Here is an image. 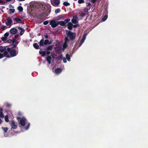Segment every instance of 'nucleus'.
Returning <instances> with one entry per match:
<instances>
[{"mask_svg": "<svg viewBox=\"0 0 148 148\" xmlns=\"http://www.w3.org/2000/svg\"><path fill=\"white\" fill-rule=\"evenodd\" d=\"M18 9L20 12H22L23 10V8L21 6H19L18 7Z\"/></svg>", "mask_w": 148, "mask_h": 148, "instance_id": "27", "label": "nucleus"}, {"mask_svg": "<svg viewBox=\"0 0 148 148\" xmlns=\"http://www.w3.org/2000/svg\"><path fill=\"white\" fill-rule=\"evenodd\" d=\"M70 19L69 18L66 19H65L64 20V21H63L64 23V24L65 25V26H66V23H70Z\"/></svg>", "mask_w": 148, "mask_h": 148, "instance_id": "17", "label": "nucleus"}, {"mask_svg": "<svg viewBox=\"0 0 148 148\" xmlns=\"http://www.w3.org/2000/svg\"><path fill=\"white\" fill-rule=\"evenodd\" d=\"M108 17V15L107 14H106L102 18V21H105L107 18Z\"/></svg>", "mask_w": 148, "mask_h": 148, "instance_id": "24", "label": "nucleus"}, {"mask_svg": "<svg viewBox=\"0 0 148 148\" xmlns=\"http://www.w3.org/2000/svg\"><path fill=\"white\" fill-rule=\"evenodd\" d=\"M44 37L46 38L47 39L48 37V36L47 34H46V35H45Z\"/></svg>", "mask_w": 148, "mask_h": 148, "instance_id": "60", "label": "nucleus"}, {"mask_svg": "<svg viewBox=\"0 0 148 148\" xmlns=\"http://www.w3.org/2000/svg\"><path fill=\"white\" fill-rule=\"evenodd\" d=\"M51 56H52V58L53 59L56 58V57H55V56L56 57L57 56V55L54 53H53V54L51 55Z\"/></svg>", "mask_w": 148, "mask_h": 148, "instance_id": "30", "label": "nucleus"}, {"mask_svg": "<svg viewBox=\"0 0 148 148\" xmlns=\"http://www.w3.org/2000/svg\"><path fill=\"white\" fill-rule=\"evenodd\" d=\"M97 0H91V2L93 3H94L96 2Z\"/></svg>", "mask_w": 148, "mask_h": 148, "instance_id": "58", "label": "nucleus"}, {"mask_svg": "<svg viewBox=\"0 0 148 148\" xmlns=\"http://www.w3.org/2000/svg\"><path fill=\"white\" fill-rule=\"evenodd\" d=\"M13 48H10V58L16 56L18 53V48L16 47L15 49Z\"/></svg>", "mask_w": 148, "mask_h": 148, "instance_id": "2", "label": "nucleus"}, {"mask_svg": "<svg viewBox=\"0 0 148 148\" xmlns=\"http://www.w3.org/2000/svg\"><path fill=\"white\" fill-rule=\"evenodd\" d=\"M67 46V43H65V42H64V45H63V47H66Z\"/></svg>", "mask_w": 148, "mask_h": 148, "instance_id": "59", "label": "nucleus"}, {"mask_svg": "<svg viewBox=\"0 0 148 148\" xmlns=\"http://www.w3.org/2000/svg\"><path fill=\"white\" fill-rule=\"evenodd\" d=\"M60 8H58L55 10V12L57 14V13L60 12Z\"/></svg>", "mask_w": 148, "mask_h": 148, "instance_id": "31", "label": "nucleus"}, {"mask_svg": "<svg viewBox=\"0 0 148 148\" xmlns=\"http://www.w3.org/2000/svg\"><path fill=\"white\" fill-rule=\"evenodd\" d=\"M39 53L41 56L44 57L46 55V51H42L41 50H40L39 51Z\"/></svg>", "mask_w": 148, "mask_h": 148, "instance_id": "13", "label": "nucleus"}, {"mask_svg": "<svg viewBox=\"0 0 148 148\" xmlns=\"http://www.w3.org/2000/svg\"><path fill=\"white\" fill-rule=\"evenodd\" d=\"M78 25H78V24H76V25H73V27L74 28H75L76 27H77L78 26Z\"/></svg>", "mask_w": 148, "mask_h": 148, "instance_id": "51", "label": "nucleus"}, {"mask_svg": "<svg viewBox=\"0 0 148 148\" xmlns=\"http://www.w3.org/2000/svg\"><path fill=\"white\" fill-rule=\"evenodd\" d=\"M51 43H52V42L51 41H49V43H48V44H51Z\"/></svg>", "mask_w": 148, "mask_h": 148, "instance_id": "63", "label": "nucleus"}, {"mask_svg": "<svg viewBox=\"0 0 148 148\" xmlns=\"http://www.w3.org/2000/svg\"><path fill=\"white\" fill-rule=\"evenodd\" d=\"M18 32V30L16 28H12L10 30V33L13 34H15Z\"/></svg>", "mask_w": 148, "mask_h": 148, "instance_id": "7", "label": "nucleus"}, {"mask_svg": "<svg viewBox=\"0 0 148 148\" xmlns=\"http://www.w3.org/2000/svg\"><path fill=\"white\" fill-rule=\"evenodd\" d=\"M65 41L64 42L65 43H67V42H68L69 41V39L68 38L66 37L65 38Z\"/></svg>", "mask_w": 148, "mask_h": 148, "instance_id": "38", "label": "nucleus"}, {"mask_svg": "<svg viewBox=\"0 0 148 148\" xmlns=\"http://www.w3.org/2000/svg\"><path fill=\"white\" fill-rule=\"evenodd\" d=\"M4 56L5 55L3 54L0 53V59L3 58Z\"/></svg>", "mask_w": 148, "mask_h": 148, "instance_id": "44", "label": "nucleus"}, {"mask_svg": "<svg viewBox=\"0 0 148 148\" xmlns=\"http://www.w3.org/2000/svg\"><path fill=\"white\" fill-rule=\"evenodd\" d=\"M62 15H60L57 17V18L58 19H59L61 18H62Z\"/></svg>", "mask_w": 148, "mask_h": 148, "instance_id": "47", "label": "nucleus"}, {"mask_svg": "<svg viewBox=\"0 0 148 148\" xmlns=\"http://www.w3.org/2000/svg\"><path fill=\"white\" fill-rule=\"evenodd\" d=\"M9 33H5L4 36L6 38H7V37L9 35Z\"/></svg>", "mask_w": 148, "mask_h": 148, "instance_id": "45", "label": "nucleus"}, {"mask_svg": "<svg viewBox=\"0 0 148 148\" xmlns=\"http://www.w3.org/2000/svg\"><path fill=\"white\" fill-rule=\"evenodd\" d=\"M84 42H82V41H80V42H79V47H80L81 45H82V44Z\"/></svg>", "mask_w": 148, "mask_h": 148, "instance_id": "53", "label": "nucleus"}, {"mask_svg": "<svg viewBox=\"0 0 148 148\" xmlns=\"http://www.w3.org/2000/svg\"><path fill=\"white\" fill-rule=\"evenodd\" d=\"M63 61L64 63H66L67 62V61L66 60V59L65 58H63Z\"/></svg>", "mask_w": 148, "mask_h": 148, "instance_id": "50", "label": "nucleus"}, {"mask_svg": "<svg viewBox=\"0 0 148 148\" xmlns=\"http://www.w3.org/2000/svg\"><path fill=\"white\" fill-rule=\"evenodd\" d=\"M84 42H82V41H80V42H79V47H80L81 45H82V44Z\"/></svg>", "mask_w": 148, "mask_h": 148, "instance_id": "54", "label": "nucleus"}, {"mask_svg": "<svg viewBox=\"0 0 148 148\" xmlns=\"http://www.w3.org/2000/svg\"><path fill=\"white\" fill-rule=\"evenodd\" d=\"M14 21H15L16 22H21L22 21V20L19 18H14Z\"/></svg>", "mask_w": 148, "mask_h": 148, "instance_id": "23", "label": "nucleus"}, {"mask_svg": "<svg viewBox=\"0 0 148 148\" xmlns=\"http://www.w3.org/2000/svg\"><path fill=\"white\" fill-rule=\"evenodd\" d=\"M78 3L79 4H81L84 3V0H78Z\"/></svg>", "mask_w": 148, "mask_h": 148, "instance_id": "34", "label": "nucleus"}, {"mask_svg": "<svg viewBox=\"0 0 148 148\" xmlns=\"http://www.w3.org/2000/svg\"><path fill=\"white\" fill-rule=\"evenodd\" d=\"M7 22L6 23V25H9V17H8L7 18Z\"/></svg>", "mask_w": 148, "mask_h": 148, "instance_id": "37", "label": "nucleus"}, {"mask_svg": "<svg viewBox=\"0 0 148 148\" xmlns=\"http://www.w3.org/2000/svg\"><path fill=\"white\" fill-rule=\"evenodd\" d=\"M11 43V48H16L18 47L17 45L19 43V42L17 40H11L10 39V43Z\"/></svg>", "mask_w": 148, "mask_h": 148, "instance_id": "5", "label": "nucleus"}, {"mask_svg": "<svg viewBox=\"0 0 148 148\" xmlns=\"http://www.w3.org/2000/svg\"><path fill=\"white\" fill-rule=\"evenodd\" d=\"M7 39V38H6L4 36V37H2L1 38V40L3 41H5Z\"/></svg>", "mask_w": 148, "mask_h": 148, "instance_id": "35", "label": "nucleus"}, {"mask_svg": "<svg viewBox=\"0 0 148 148\" xmlns=\"http://www.w3.org/2000/svg\"><path fill=\"white\" fill-rule=\"evenodd\" d=\"M60 52V49L59 48H57L55 51L56 53H58Z\"/></svg>", "mask_w": 148, "mask_h": 148, "instance_id": "46", "label": "nucleus"}, {"mask_svg": "<svg viewBox=\"0 0 148 148\" xmlns=\"http://www.w3.org/2000/svg\"><path fill=\"white\" fill-rule=\"evenodd\" d=\"M91 4L90 3H88L87 4V6L89 8V9H90L91 8Z\"/></svg>", "mask_w": 148, "mask_h": 148, "instance_id": "43", "label": "nucleus"}, {"mask_svg": "<svg viewBox=\"0 0 148 148\" xmlns=\"http://www.w3.org/2000/svg\"><path fill=\"white\" fill-rule=\"evenodd\" d=\"M12 22V20L10 18V25Z\"/></svg>", "mask_w": 148, "mask_h": 148, "instance_id": "64", "label": "nucleus"}, {"mask_svg": "<svg viewBox=\"0 0 148 148\" xmlns=\"http://www.w3.org/2000/svg\"><path fill=\"white\" fill-rule=\"evenodd\" d=\"M33 46L36 49H41L40 48H39V45L36 43H34L33 44Z\"/></svg>", "mask_w": 148, "mask_h": 148, "instance_id": "14", "label": "nucleus"}, {"mask_svg": "<svg viewBox=\"0 0 148 148\" xmlns=\"http://www.w3.org/2000/svg\"><path fill=\"white\" fill-rule=\"evenodd\" d=\"M63 5L65 6H69L70 4L68 2H64L63 3Z\"/></svg>", "mask_w": 148, "mask_h": 148, "instance_id": "25", "label": "nucleus"}, {"mask_svg": "<svg viewBox=\"0 0 148 148\" xmlns=\"http://www.w3.org/2000/svg\"><path fill=\"white\" fill-rule=\"evenodd\" d=\"M46 61L49 64H50L51 63V58L50 56H48L46 58Z\"/></svg>", "mask_w": 148, "mask_h": 148, "instance_id": "12", "label": "nucleus"}, {"mask_svg": "<svg viewBox=\"0 0 148 148\" xmlns=\"http://www.w3.org/2000/svg\"><path fill=\"white\" fill-rule=\"evenodd\" d=\"M50 24L51 25L52 27L53 28L56 27L58 25V22H56L54 20H52L50 21Z\"/></svg>", "mask_w": 148, "mask_h": 148, "instance_id": "6", "label": "nucleus"}, {"mask_svg": "<svg viewBox=\"0 0 148 148\" xmlns=\"http://www.w3.org/2000/svg\"><path fill=\"white\" fill-rule=\"evenodd\" d=\"M3 109L2 108H0V112H2L3 111Z\"/></svg>", "mask_w": 148, "mask_h": 148, "instance_id": "62", "label": "nucleus"}, {"mask_svg": "<svg viewBox=\"0 0 148 148\" xmlns=\"http://www.w3.org/2000/svg\"><path fill=\"white\" fill-rule=\"evenodd\" d=\"M49 40L47 39L45 40L44 41V43H45V45H46L48 44L49 43Z\"/></svg>", "mask_w": 148, "mask_h": 148, "instance_id": "36", "label": "nucleus"}, {"mask_svg": "<svg viewBox=\"0 0 148 148\" xmlns=\"http://www.w3.org/2000/svg\"><path fill=\"white\" fill-rule=\"evenodd\" d=\"M30 125V123H28V125H27V126H26V127L25 128V130H27L29 128Z\"/></svg>", "mask_w": 148, "mask_h": 148, "instance_id": "33", "label": "nucleus"}, {"mask_svg": "<svg viewBox=\"0 0 148 148\" xmlns=\"http://www.w3.org/2000/svg\"><path fill=\"white\" fill-rule=\"evenodd\" d=\"M18 29L19 30H21V31L20 32V34L21 35H22L24 33L25 31V29H24L21 27H19Z\"/></svg>", "mask_w": 148, "mask_h": 148, "instance_id": "16", "label": "nucleus"}, {"mask_svg": "<svg viewBox=\"0 0 148 148\" xmlns=\"http://www.w3.org/2000/svg\"><path fill=\"white\" fill-rule=\"evenodd\" d=\"M84 42H82V41H80V42H79V47H80L81 45H82V44Z\"/></svg>", "mask_w": 148, "mask_h": 148, "instance_id": "52", "label": "nucleus"}, {"mask_svg": "<svg viewBox=\"0 0 148 148\" xmlns=\"http://www.w3.org/2000/svg\"><path fill=\"white\" fill-rule=\"evenodd\" d=\"M16 118L18 120H20L19 123L22 126L24 127L25 126L27 120L25 117H23L21 118L19 117H17Z\"/></svg>", "mask_w": 148, "mask_h": 148, "instance_id": "3", "label": "nucleus"}, {"mask_svg": "<svg viewBox=\"0 0 148 148\" xmlns=\"http://www.w3.org/2000/svg\"><path fill=\"white\" fill-rule=\"evenodd\" d=\"M85 38H86L85 36L84 35L81 41H82V42H84Z\"/></svg>", "mask_w": 148, "mask_h": 148, "instance_id": "39", "label": "nucleus"}, {"mask_svg": "<svg viewBox=\"0 0 148 148\" xmlns=\"http://www.w3.org/2000/svg\"><path fill=\"white\" fill-rule=\"evenodd\" d=\"M4 115L3 114V113L2 112H0V117L1 118H3L4 117Z\"/></svg>", "mask_w": 148, "mask_h": 148, "instance_id": "40", "label": "nucleus"}, {"mask_svg": "<svg viewBox=\"0 0 148 148\" xmlns=\"http://www.w3.org/2000/svg\"><path fill=\"white\" fill-rule=\"evenodd\" d=\"M66 59L68 61H69L70 60V59H71L70 57V55L69 54L67 53L66 54Z\"/></svg>", "mask_w": 148, "mask_h": 148, "instance_id": "26", "label": "nucleus"}, {"mask_svg": "<svg viewBox=\"0 0 148 148\" xmlns=\"http://www.w3.org/2000/svg\"><path fill=\"white\" fill-rule=\"evenodd\" d=\"M2 120L1 118H0V124H1L2 123Z\"/></svg>", "mask_w": 148, "mask_h": 148, "instance_id": "61", "label": "nucleus"}, {"mask_svg": "<svg viewBox=\"0 0 148 148\" xmlns=\"http://www.w3.org/2000/svg\"><path fill=\"white\" fill-rule=\"evenodd\" d=\"M2 129L4 131V135L5 134V133L7 132V131L8 130V128L7 127H2Z\"/></svg>", "mask_w": 148, "mask_h": 148, "instance_id": "21", "label": "nucleus"}, {"mask_svg": "<svg viewBox=\"0 0 148 148\" xmlns=\"http://www.w3.org/2000/svg\"><path fill=\"white\" fill-rule=\"evenodd\" d=\"M73 25L71 22L67 24V28L70 30L72 29Z\"/></svg>", "mask_w": 148, "mask_h": 148, "instance_id": "11", "label": "nucleus"}, {"mask_svg": "<svg viewBox=\"0 0 148 148\" xmlns=\"http://www.w3.org/2000/svg\"><path fill=\"white\" fill-rule=\"evenodd\" d=\"M15 11V10L14 9L10 8V13H14Z\"/></svg>", "mask_w": 148, "mask_h": 148, "instance_id": "41", "label": "nucleus"}, {"mask_svg": "<svg viewBox=\"0 0 148 148\" xmlns=\"http://www.w3.org/2000/svg\"><path fill=\"white\" fill-rule=\"evenodd\" d=\"M88 8H86L84 9V11L85 12H87L88 11Z\"/></svg>", "mask_w": 148, "mask_h": 148, "instance_id": "55", "label": "nucleus"}, {"mask_svg": "<svg viewBox=\"0 0 148 148\" xmlns=\"http://www.w3.org/2000/svg\"><path fill=\"white\" fill-rule=\"evenodd\" d=\"M46 54H47V55H49L50 53L49 51L46 50Z\"/></svg>", "mask_w": 148, "mask_h": 148, "instance_id": "48", "label": "nucleus"}, {"mask_svg": "<svg viewBox=\"0 0 148 148\" xmlns=\"http://www.w3.org/2000/svg\"><path fill=\"white\" fill-rule=\"evenodd\" d=\"M86 16V14L84 13L83 12L81 13L80 14V16L82 17H84Z\"/></svg>", "mask_w": 148, "mask_h": 148, "instance_id": "42", "label": "nucleus"}, {"mask_svg": "<svg viewBox=\"0 0 148 148\" xmlns=\"http://www.w3.org/2000/svg\"><path fill=\"white\" fill-rule=\"evenodd\" d=\"M78 19L77 16H73V18L71 20V22L73 24H76L77 23V20Z\"/></svg>", "mask_w": 148, "mask_h": 148, "instance_id": "9", "label": "nucleus"}, {"mask_svg": "<svg viewBox=\"0 0 148 148\" xmlns=\"http://www.w3.org/2000/svg\"><path fill=\"white\" fill-rule=\"evenodd\" d=\"M19 35L18 34L15 35L14 37H13L11 40H16V39L18 37Z\"/></svg>", "mask_w": 148, "mask_h": 148, "instance_id": "28", "label": "nucleus"}, {"mask_svg": "<svg viewBox=\"0 0 148 148\" xmlns=\"http://www.w3.org/2000/svg\"><path fill=\"white\" fill-rule=\"evenodd\" d=\"M62 58V54H61L60 56H58V57H56V58L58 59L59 60L61 59Z\"/></svg>", "mask_w": 148, "mask_h": 148, "instance_id": "29", "label": "nucleus"}, {"mask_svg": "<svg viewBox=\"0 0 148 148\" xmlns=\"http://www.w3.org/2000/svg\"><path fill=\"white\" fill-rule=\"evenodd\" d=\"M48 15L46 11H44L42 13L41 15V16H44V15L47 16Z\"/></svg>", "mask_w": 148, "mask_h": 148, "instance_id": "22", "label": "nucleus"}, {"mask_svg": "<svg viewBox=\"0 0 148 148\" xmlns=\"http://www.w3.org/2000/svg\"><path fill=\"white\" fill-rule=\"evenodd\" d=\"M58 25L60 24L61 26H65L64 23L63 21L58 22Z\"/></svg>", "mask_w": 148, "mask_h": 148, "instance_id": "19", "label": "nucleus"}, {"mask_svg": "<svg viewBox=\"0 0 148 148\" xmlns=\"http://www.w3.org/2000/svg\"><path fill=\"white\" fill-rule=\"evenodd\" d=\"M62 71V70L61 68H57L55 69V72L56 73L59 74L61 73Z\"/></svg>", "mask_w": 148, "mask_h": 148, "instance_id": "10", "label": "nucleus"}, {"mask_svg": "<svg viewBox=\"0 0 148 148\" xmlns=\"http://www.w3.org/2000/svg\"><path fill=\"white\" fill-rule=\"evenodd\" d=\"M53 47L52 45L49 46L47 48L45 49V50L49 51L53 49Z\"/></svg>", "mask_w": 148, "mask_h": 148, "instance_id": "20", "label": "nucleus"}, {"mask_svg": "<svg viewBox=\"0 0 148 148\" xmlns=\"http://www.w3.org/2000/svg\"><path fill=\"white\" fill-rule=\"evenodd\" d=\"M4 3L3 1L2 0H0V4H3Z\"/></svg>", "mask_w": 148, "mask_h": 148, "instance_id": "56", "label": "nucleus"}, {"mask_svg": "<svg viewBox=\"0 0 148 148\" xmlns=\"http://www.w3.org/2000/svg\"><path fill=\"white\" fill-rule=\"evenodd\" d=\"M53 2L55 5L56 6L58 5L60 3V0H54Z\"/></svg>", "mask_w": 148, "mask_h": 148, "instance_id": "18", "label": "nucleus"}, {"mask_svg": "<svg viewBox=\"0 0 148 148\" xmlns=\"http://www.w3.org/2000/svg\"><path fill=\"white\" fill-rule=\"evenodd\" d=\"M5 121L7 122L9 121L8 116L7 115H6L5 116Z\"/></svg>", "mask_w": 148, "mask_h": 148, "instance_id": "32", "label": "nucleus"}, {"mask_svg": "<svg viewBox=\"0 0 148 148\" xmlns=\"http://www.w3.org/2000/svg\"><path fill=\"white\" fill-rule=\"evenodd\" d=\"M1 28L3 29H5L6 28L5 26H3V25L1 26Z\"/></svg>", "mask_w": 148, "mask_h": 148, "instance_id": "57", "label": "nucleus"}, {"mask_svg": "<svg viewBox=\"0 0 148 148\" xmlns=\"http://www.w3.org/2000/svg\"><path fill=\"white\" fill-rule=\"evenodd\" d=\"M11 126L12 127V128L14 129H16L17 127V123H15L14 121H12Z\"/></svg>", "mask_w": 148, "mask_h": 148, "instance_id": "8", "label": "nucleus"}, {"mask_svg": "<svg viewBox=\"0 0 148 148\" xmlns=\"http://www.w3.org/2000/svg\"><path fill=\"white\" fill-rule=\"evenodd\" d=\"M44 40L43 39H41L39 42V45L40 46H44V45H45V43H44Z\"/></svg>", "mask_w": 148, "mask_h": 148, "instance_id": "15", "label": "nucleus"}, {"mask_svg": "<svg viewBox=\"0 0 148 148\" xmlns=\"http://www.w3.org/2000/svg\"><path fill=\"white\" fill-rule=\"evenodd\" d=\"M68 37L71 40H73L76 37V34L75 33H73L69 31L68 32L67 34Z\"/></svg>", "mask_w": 148, "mask_h": 148, "instance_id": "4", "label": "nucleus"}, {"mask_svg": "<svg viewBox=\"0 0 148 148\" xmlns=\"http://www.w3.org/2000/svg\"><path fill=\"white\" fill-rule=\"evenodd\" d=\"M49 23L48 21H46L43 22V24L45 25H47Z\"/></svg>", "mask_w": 148, "mask_h": 148, "instance_id": "49", "label": "nucleus"}, {"mask_svg": "<svg viewBox=\"0 0 148 148\" xmlns=\"http://www.w3.org/2000/svg\"><path fill=\"white\" fill-rule=\"evenodd\" d=\"M0 52L1 53L4 52L3 54L5 55V56L9 58V55L8 54V52H9V47H8L7 49L5 47L0 46Z\"/></svg>", "mask_w": 148, "mask_h": 148, "instance_id": "1", "label": "nucleus"}]
</instances>
